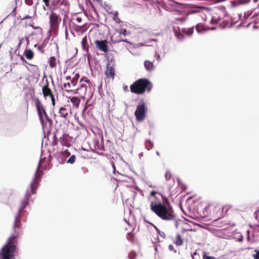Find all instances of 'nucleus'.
<instances>
[{"instance_id": "nucleus-1", "label": "nucleus", "mask_w": 259, "mask_h": 259, "mask_svg": "<svg viewBox=\"0 0 259 259\" xmlns=\"http://www.w3.org/2000/svg\"><path fill=\"white\" fill-rule=\"evenodd\" d=\"M45 162L48 163V161H46L45 159H40L35 171V176L31 182L30 186L27 188L24 199L21 203V205L15 217L13 225V229L16 233L17 232V230L19 229L21 226V213L25 207L28 205L29 199L32 194H34L36 193V190L39 186V181L43 175L42 171L40 168H43L45 170L49 169V168L47 167V164L45 165H43Z\"/></svg>"}, {"instance_id": "nucleus-2", "label": "nucleus", "mask_w": 259, "mask_h": 259, "mask_svg": "<svg viewBox=\"0 0 259 259\" xmlns=\"http://www.w3.org/2000/svg\"><path fill=\"white\" fill-rule=\"evenodd\" d=\"M157 194H159L163 199V196L160 194L154 191H151L150 195L154 198L150 202L151 211L162 220L166 221H175L176 217L172 208L169 205H166L161 203L160 199L156 195Z\"/></svg>"}, {"instance_id": "nucleus-3", "label": "nucleus", "mask_w": 259, "mask_h": 259, "mask_svg": "<svg viewBox=\"0 0 259 259\" xmlns=\"http://www.w3.org/2000/svg\"><path fill=\"white\" fill-rule=\"evenodd\" d=\"M150 82H134L131 87V91L132 93L141 94L145 92Z\"/></svg>"}, {"instance_id": "nucleus-4", "label": "nucleus", "mask_w": 259, "mask_h": 259, "mask_svg": "<svg viewBox=\"0 0 259 259\" xmlns=\"http://www.w3.org/2000/svg\"><path fill=\"white\" fill-rule=\"evenodd\" d=\"M35 105L36 106V108L38 112L39 118L42 124H44L45 123L44 116H45L47 120L50 121L51 119L49 118V116L47 113H46V111L44 109L43 105L40 103L39 99H37L35 100Z\"/></svg>"}, {"instance_id": "nucleus-5", "label": "nucleus", "mask_w": 259, "mask_h": 259, "mask_svg": "<svg viewBox=\"0 0 259 259\" xmlns=\"http://www.w3.org/2000/svg\"><path fill=\"white\" fill-rule=\"evenodd\" d=\"M16 250V246L5 245L1 250V257L4 259H12L14 256V253Z\"/></svg>"}, {"instance_id": "nucleus-6", "label": "nucleus", "mask_w": 259, "mask_h": 259, "mask_svg": "<svg viewBox=\"0 0 259 259\" xmlns=\"http://www.w3.org/2000/svg\"><path fill=\"white\" fill-rule=\"evenodd\" d=\"M50 29L53 31H56L58 30L59 24L61 21L59 14L52 11L49 16Z\"/></svg>"}, {"instance_id": "nucleus-7", "label": "nucleus", "mask_w": 259, "mask_h": 259, "mask_svg": "<svg viewBox=\"0 0 259 259\" xmlns=\"http://www.w3.org/2000/svg\"><path fill=\"white\" fill-rule=\"evenodd\" d=\"M146 105L144 103L139 104L135 112L136 119L138 121L143 120L146 116Z\"/></svg>"}, {"instance_id": "nucleus-8", "label": "nucleus", "mask_w": 259, "mask_h": 259, "mask_svg": "<svg viewBox=\"0 0 259 259\" xmlns=\"http://www.w3.org/2000/svg\"><path fill=\"white\" fill-rule=\"evenodd\" d=\"M76 85L77 82H67L63 83L62 88L66 92H73L75 93H78L77 91L79 89L76 87Z\"/></svg>"}, {"instance_id": "nucleus-9", "label": "nucleus", "mask_w": 259, "mask_h": 259, "mask_svg": "<svg viewBox=\"0 0 259 259\" xmlns=\"http://www.w3.org/2000/svg\"><path fill=\"white\" fill-rule=\"evenodd\" d=\"M242 239V235L239 232L235 231L232 232H228V239H235L238 241H241Z\"/></svg>"}, {"instance_id": "nucleus-10", "label": "nucleus", "mask_w": 259, "mask_h": 259, "mask_svg": "<svg viewBox=\"0 0 259 259\" xmlns=\"http://www.w3.org/2000/svg\"><path fill=\"white\" fill-rule=\"evenodd\" d=\"M107 41L104 40H96L95 44L97 47L103 52L106 53L108 51V46L107 45Z\"/></svg>"}, {"instance_id": "nucleus-11", "label": "nucleus", "mask_w": 259, "mask_h": 259, "mask_svg": "<svg viewBox=\"0 0 259 259\" xmlns=\"http://www.w3.org/2000/svg\"><path fill=\"white\" fill-rule=\"evenodd\" d=\"M220 209V208H219L218 207L214 206L213 205H209L205 207V211L206 212L209 211L210 212V214H209L207 213V214L205 215L213 218L216 217L217 216L215 215L214 212L215 211L219 210Z\"/></svg>"}, {"instance_id": "nucleus-12", "label": "nucleus", "mask_w": 259, "mask_h": 259, "mask_svg": "<svg viewBox=\"0 0 259 259\" xmlns=\"http://www.w3.org/2000/svg\"><path fill=\"white\" fill-rule=\"evenodd\" d=\"M42 91L45 98L47 97H51L53 96L51 89L49 87L48 82H47V84L42 87Z\"/></svg>"}, {"instance_id": "nucleus-13", "label": "nucleus", "mask_w": 259, "mask_h": 259, "mask_svg": "<svg viewBox=\"0 0 259 259\" xmlns=\"http://www.w3.org/2000/svg\"><path fill=\"white\" fill-rule=\"evenodd\" d=\"M59 59L54 56H51L48 61V63L51 68H56L57 64L59 62Z\"/></svg>"}, {"instance_id": "nucleus-14", "label": "nucleus", "mask_w": 259, "mask_h": 259, "mask_svg": "<svg viewBox=\"0 0 259 259\" xmlns=\"http://www.w3.org/2000/svg\"><path fill=\"white\" fill-rule=\"evenodd\" d=\"M63 3V0H51L50 3V9L55 10L59 8Z\"/></svg>"}, {"instance_id": "nucleus-15", "label": "nucleus", "mask_w": 259, "mask_h": 259, "mask_svg": "<svg viewBox=\"0 0 259 259\" xmlns=\"http://www.w3.org/2000/svg\"><path fill=\"white\" fill-rule=\"evenodd\" d=\"M60 142L62 145L67 147L69 146V142L68 141V136L64 134L62 137L60 138Z\"/></svg>"}, {"instance_id": "nucleus-16", "label": "nucleus", "mask_w": 259, "mask_h": 259, "mask_svg": "<svg viewBox=\"0 0 259 259\" xmlns=\"http://www.w3.org/2000/svg\"><path fill=\"white\" fill-rule=\"evenodd\" d=\"M230 7L232 8H235L240 5L245 4V0H233L230 2Z\"/></svg>"}, {"instance_id": "nucleus-17", "label": "nucleus", "mask_w": 259, "mask_h": 259, "mask_svg": "<svg viewBox=\"0 0 259 259\" xmlns=\"http://www.w3.org/2000/svg\"><path fill=\"white\" fill-rule=\"evenodd\" d=\"M17 241V236L16 235H12L8 239L6 245L16 246Z\"/></svg>"}, {"instance_id": "nucleus-18", "label": "nucleus", "mask_w": 259, "mask_h": 259, "mask_svg": "<svg viewBox=\"0 0 259 259\" xmlns=\"http://www.w3.org/2000/svg\"><path fill=\"white\" fill-rule=\"evenodd\" d=\"M106 75L109 79H113L115 75V71L113 67H108L106 71Z\"/></svg>"}, {"instance_id": "nucleus-19", "label": "nucleus", "mask_w": 259, "mask_h": 259, "mask_svg": "<svg viewBox=\"0 0 259 259\" xmlns=\"http://www.w3.org/2000/svg\"><path fill=\"white\" fill-rule=\"evenodd\" d=\"M24 55L28 60H32L34 57V53L31 50L26 49L24 52Z\"/></svg>"}, {"instance_id": "nucleus-20", "label": "nucleus", "mask_w": 259, "mask_h": 259, "mask_svg": "<svg viewBox=\"0 0 259 259\" xmlns=\"http://www.w3.org/2000/svg\"><path fill=\"white\" fill-rule=\"evenodd\" d=\"M144 66L147 71H150L154 69L153 63L148 60H146L144 62Z\"/></svg>"}, {"instance_id": "nucleus-21", "label": "nucleus", "mask_w": 259, "mask_h": 259, "mask_svg": "<svg viewBox=\"0 0 259 259\" xmlns=\"http://www.w3.org/2000/svg\"><path fill=\"white\" fill-rule=\"evenodd\" d=\"M71 102L73 104L74 107L77 108L80 102V99L76 97H69Z\"/></svg>"}, {"instance_id": "nucleus-22", "label": "nucleus", "mask_w": 259, "mask_h": 259, "mask_svg": "<svg viewBox=\"0 0 259 259\" xmlns=\"http://www.w3.org/2000/svg\"><path fill=\"white\" fill-rule=\"evenodd\" d=\"M196 29L198 33H202L209 29L208 27H206L205 25L199 23L196 25Z\"/></svg>"}, {"instance_id": "nucleus-23", "label": "nucleus", "mask_w": 259, "mask_h": 259, "mask_svg": "<svg viewBox=\"0 0 259 259\" xmlns=\"http://www.w3.org/2000/svg\"><path fill=\"white\" fill-rule=\"evenodd\" d=\"M174 243L177 246H180L183 244V240L180 234H177Z\"/></svg>"}, {"instance_id": "nucleus-24", "label": "nucleus", "mask_w": 259, "mask_h": 259, "mask_svg": "<svg viewBox=\"0 0 259 259\" xmlns=\"http://www.w3.org/2000/svg\"><path fill=\"white\" fill-rule=\"evenodd\" d=\"M59 114H60V116L61 117L64 118H67L68 115V111L67 110V109L63 107L60 108Z\"/></svg>"}, {"instance_id": "nucleus-25", "label": "nucleus", "mask_w": 259, "mask_h": 259, "mask_svg": "<svg viewBox=\"0 0 259 259\" xmlns=\"http://www.w3.org/2000/svg\"><path fill=\"white\" fill-rule=\"evenodd\" d=\"M81 45L84 50H88V41L87 36L84 37L81 41Z\"/></svg>"}, {"instance_id": "nucleus-26", "label": "nucleus", "mask_w": 259, "mask_h": 259, "mask_svg": "<svg viewBox=\"0 0 259 259\" xmlns=\"http://www.w3.org/2000/svg\"><path fill=\"white\" fill-rule=\"evenodd\" d=\"M16 9H17V4H16V2H15V3L12 5V11L10 13V15H11L12 16L15 17L16 14Z\"/></svg>"}, {"instance_id": "nucleus-27", "label": "nucleus", "mask_w": 259, "mask_h": 259, "mask_svg": "<svg viewBox=\"0 0 259 259\" xmlns=\"http://www.w3.org/2000/svg\"><path fill=\"white\" fill-rule=\"evenodd\" d=\"M145 146L147 150H149L153 147V143L149 140H147L145 142Z\"/></svg>"}, {"instance_id": "nucleus-28", "label": "nucleus", "mask_w": 259, "mask_h": 259, "mask_svg": "<svg viewBox=\"0 0 259 259\" xmlns=\"http://www.w3.org/2000/svg\"><path fill=\"white\" fill-rule=\"evenodd\" d=\"M223 17L219 15L217 18L213 17L212 19L211 20V22H214L215 23H219L220 21L222 19Z\"/></svg>"}, {"instance_id": "nucleus-29", "label": "nucleus", "mask_w": 259, "mask_h": 259, "mask_svg": "<svg viewBox=\"0 0 259 259\" xmlns=\"http://www.w3.org/2000/svg\"><path fill=\"white\" fill-rule=\"evenodd\" d=\"M76 157L74 155H72L67 160V162L72 164L75 162Z\"/></svg>"}, {"instance_id": "nucleus-30", "label": "nucleus", "mask_w": 259, "mask_h": 259, "mask_svg": "<svg viewBox=\"0 0 259 259\" xmlns=\"http://www.w3.org/2000/svg\"><path fill=\"white\" fill-rule=\"evenodd\" d=\"M112 15H113V17H112L114 21H115L116 22H118L119 21V19L118 17V12H115L114 13H113Z\"/></svg>"}, {"instance_id": "nucleus-31", "label": "nucleus", "mask_w": 259, "mask_h": 259, "mask_svg": "<svg viewBox=\"0 0 259 259\" xmlns=\"http://www.w3.org/2000/svg\"><path fill=\"white\" fill-rule=\"evenodd\" d=\"M136 255V253L135 251H131L128 254V258L130 259H135Z\"/></svg>"}, {"instance_id": "nucleus-32", "label": "nucleus", "mask_w": 259, "mask_h": 259, "mask_svg": "<svg viewBox=\"0 0 259 259\" xmlns=\"http://www.w3.org/2000/svg\"><path fill=\"white\" fill-rule=\"evenodd\" d=\"M171 174L169 170H167L165 174V179L166 180L168 181L171 179Z\"/></svg>"}, {"instance_id": "nucleus-33", "label": "nucleus", "mask_w": 259, "mask_h": 259, "mask_svg": "<svg viewBox=\"0 0 259 259\" xmlns=\"http://www.w3.org/2000/svg\"><path fill=\"white\" fill-rule=\"evenodd\" d=\"M35 48H37L38 50H39L42 54H44L45 53V51L44 50V46H39L37 45H35L34 46Z\"/></svg>"}, {"instance_id": "nucleus-34", "label": "nucleus", "mask_w": 259, "mask_h": 259, "mask_svg": "<svg viewBox=\"0 0 259 259\" xmlns=\"http://www.w3.org/2000/svg\"><path fill=\"white\" fill-rule=\"evenodd\" d=\"M253 259H259V250H255L254 253L252 254Z\"/></svg>"}, {"instance_id": "nucleus-35", "label": "nucleus", "mask_w": 259, "mask_h": 259, "mask_svg": "<svg viewBox=\"0 0 259 259\" xmlns=\"http://www.w3.org/2000/svg\"><path fill=\"white\" fill-rule=\"evenodd\" d=\"M184 32L187 34L188 35H191L193 32V27L190 28L187 30H184Z\"/></svg>"}, {"instance_id": "nucleus-36", "label": "nucleus", "mask_w": 259, "mask_h": 259, "mask_svg": "<svg viewBox=\"0 0 259 259\" xmlns=\"http://www.w3.org/2000/svg\"><path fill=\"white\" fill-rule=\"evenodd\" d=\"M47 9H50V0H42Z\"/></svg>"}, {"instance_id": "nucleus-37", "label": "nucleus", "mask_w": 259, "mask_h": 259, "mask_svg": "<svg viewBox=\"0 0 259 259\" xmlns=\"http://www.w3.org/2000/svg\"><path fill=\"white\" fill-rule=\"evenodd\" d=\"M226 25L227 23L225 21H223L220 23L219 28L222 29H224L226 27Z\"/></svg>"}, {"instance_id": "nucleus-38", "label": "nucleus", "mask_w": 259, "mask_h": 259, "mask_svg": "<svg viewBox=\"0 0 259 259\" xmlns=\"http://www.w3.org/2000/svg\"><path fill=\"white\" fill-rule=\"evenodd\" d=\"M203 259H215V258L213 256H210L206 255L205 252H204L203 254Z\"/></svg>"}, {"instance_id": "nucleus-39", "label": "nucleus", "mask_w": 259, "mask_h": 259, "mask_svg": "<svg viewBox=\"0 0 259 259\" xmlns=\"http://www.w3.org/2000/svg\"><path fill=\"white\" fill-rule=\"evenodd\" d=\"M53 138H54V140H53V141L52 142V145L53 146H56L57 144V139H58L57 137L56 136V135H54Z\"/></svg>"}, {"instance_id": "nucleus-40", "label": "nucleus", "mask_w": 259, "mask_h": 259, "mask_svg": "<svg viewBox=\"0 0 259 259\" xmlns=\"http://www.w3.org/2000/svg\"><path fill=\"white\" fill-rule=\"evenodd\" d=\"M25 3L28 6H31L33 3V0H25Z\"/></svg>"}, {"instance_id": "nucleus-41", "label": "nucleus", "mask_w": 259, "mask_h": 259, "mask_svg": "<svg viewBox=\"0 0 259 259\" xmlns=\"http://www.w3.org/2000/svg\"><path fill=\"white\" fill-rule=\"evenodd\" d=\"M168 249L170 250L174 251L175 252H176V251H177V250L176 249H175V248H174V246L172 245H171V244L169 245Z\"/></svg>"}, {"instance_id": "nucleus-42", "label": "nucleus", "mask_w": 259, "mask_h": 259, "mask_svg": "<svg viewBox=\"0 0 259 259\" xmlns=\"http://www.w3.org/2000/svg\"><path fill=\"white\" fill-rule=\"evenodd\" d=\"M29 26L30 27H32L34 29H40V30H41V28L40 27H39V26H34V25H33L32 24H30Z\"/></svg>"}, {"instance_id": "nucleus-43", "label": "nucleus", "mask_w": 259, "mask_h": 259, "mask_svg": "<svg viewBox=\"0 0 259 259\" xmlns=\"http://www.w3.org/2000/svg\"><path fill=\"white\" fill-rule=\"evenodd\" d=\"M120 33L123 34L124 36L126 35V29H121Z\"/></svg>"}, {"instance_id": "nucleus-44", "label": "nucleus", "mask_w": 259, "mask_h": 259, "mask_svg": "<svg viewBox=\"0 0 259 259\" xmlns=\"http://www.w3.org/2000/svg\"><path fill=\"white\" fill-rule=\"evenodd\" d=\"M51 98V100H52V105L53 106H55V97L54 96H52L50 97Z\"/></svg>"}, {"instance_id": "nucleus-45", "label": "nucleus", "mask_w": 259, "mask_h": 259, "mask_svg": "<svg viewBox=\"0 0 259 259\" xmlns=\"http://www.w3.org/2000/svg\"><path fill=\"white\" fill-rule=\"evenodd\" d=\"M251 0H245L246 4L249 3ZM253 2L255 4H256L259 2V0H252Z\"/></svg>"}, {"instance_id": "nucleus-46", "label": "nucleus", "mask_w": 259, "mask_h": 259, "mask_svg": "<svg viewBox=\"0 0 259 259\" xmlns=\"http://www.w3.org/2000/svg\"><path fill=\"white\" fill-rule=\"evenodd\" d=\"M221 219L218 218L217 219H215V221H217V224L218 225H220L219 227H222L223 225L220 224Z\"/></svg>"}, {"instance_id": "nucleus-47", "label": "nucleus", "mask_w": 259, "mask_h": 259, "mask_svg": "<svg viewBox=\"0 0 259 259\" xmlns=\"http://www.w3.org/2000/svg\"><path fill=\"white\" fill-rule=\"evenodd\" d=\"M121 41H125V42H128V43H130L127 40H124V39H121V40H116V41H115V42H121Z\"/></svg>"}, {"instance_id": "nucleus-48", "label": "nucleus", "mask_w": 259, "mask_h": 259, "mask_svg": "<svg viewBox=\"0 0 259 259\" xmlns=\"http://www.w3.org/2000/svg\"><path fill=\"white\" fill-rule=\"evenodd\" d=\"M136 81H149V80L146 78H139V79H137Z\"/></svg>"}, {"instance_id": "nucleus-49", "label": "nucleus", "mask_w": 259, "mask_h": 259, "mask_svg": "<svg viewBox=\"0 0 259 259\" xmlns=\"http://www.w3.org/2000/svg\"><path fill=\"white\" fill-rule=\"evenodd\" d=\"M80 88L82 89V88H84L85 89V90H86V85L85 84H82L80 85Z\"/></svg>"}, {"instance_id": "nucleus-50", "label": "nucleus", "mask_w": 259, "mask_h": 259, "mask_svg": "<svg viewBox=\"0 0 259 259\" xmlns=\"http://www.w3.org/2000/svg\"><path fill=\"white\" fill-rule=\"evenodd\" d=\"M27 18H30V17L29 15H26L25 16H24V17L22 18V20H23V19H27Z\"/></svg>"}, {"instance_id": "nucleus-51", "label": "nucleus", "mask_w": 259, "mask_h": 259, "mask_svg": "<svg viewBox=\"0 0 259 259\" xmlns=\"http://www.w3.org/2000/svg\"><path fill=\"white\" fill-rule=\"evenodd\" d=\"M77 21L79 22H80L81 21V18H79V17H77Z\"/></svg>"}, {"instance_id": "nucleus-52", "label": "nucleus", "mask_w": 259, "mask_h": 259, "mask_svg": "<svg viewBox=\"0 0 259 259\" xmlns=\"http://www.w3.org/2000/svg\"><path fill=\"white\" fill-rule=\"evenodd\" d=\"M23 38L19 40V46H20L22 43Z\"/></svg>"}, {"instance_id": "nucleus-53", "label": "nucleus", "mask_w": 259, "mask_h": 259, "mask_svg": "<svg viewBox=\"0 0 259 259\" xmlns=\"http://www.w3.org/2000/svg\"><path fill=\"white\" fill-rule=\"evenodd\" d=\"M216 29V27H211L210 28H209V29H208V30H214V29Z\"/></svg>"}, {"instance_id": "nucleus-54", "label": "nucleus", "mask_w": 259, "mask_h": 259, "mask_svg": "<svg viewBox=\"0 0 259 259\" xmlns=\"http://www.w3.org/2000/svg\"><path fill=\"white\" fill-rule=\"evenodd\" d=\"M80 81H89V80H87V79H85L84 80L83 78H81L80 80Z\"/></svg>"}, {"instance_id": "nucleus-55", "label": "nucleus", "mask_w": 259, "mask_h": 259, "mask_svg": "<svg viewBox=\"0 0 259 259\" xmlns=\"http://www.w3.org/2000/svg\"><path fill=\"white\" fill-rule=\"evenodd\" d=\"M156 59L157 60H159L160 59V56L159 55H158L156 57Z\"/></svg>"}, {"instance_id": "nucleus-56", "label": "nucleus", "mask_w": 259, "mask_h": 259, "mask_svg": "<svg viewBox=\"0 0 259 259\" xmlns=\"http://www.w3.org/2000/svg\"><path fill=\"white\" fill-rule=\"evenodd\" d=\"M220 9H221L222 11L225 10V7H220Z\"/></svg>"}, {"instance_id": "nucleus-57", "label": "nucleus", "mask_w": 259, "mask_h": 259, "mask_svg": "<svg viewBox=\"0 0 259 259\" xmlns=\"http://www.w3.org/2000/svg\"><path fill=\"white\" fill-rule=\"evenodd\" d=\"M227 15V13L225 11L224 14L223 15L224 17L226 16Z\"/></svg>"}, {"instance_id": "nucleus-58", "label": "nucleus", "mask_w": 259, "mask_h": 259, "mask_svg": "<svg viewBox=\"0 0 259 259\" xmlns=\"http://www.w3.org/2000/svg\"><path fill=\"white\" fill-rule=\"evenodd\" d=\"M153 226H154V228H155V229H156V230L159 231V230H158V229L157 228V227H156V226H154V225H153Z\"/></svg>"}, {"instance_id": "nucleus-59", "label": "nucleus", "mask_w": 259, "mask_h": 259, "mask_svg": "<svg viewBox=\"0 0 259 259\" xmlns=\"http://www.w3.org/2000/svg\"><path fill=\"white\" fill-rule=\"evenodd\" d=\"M26 40L28 42L29 41V38L28 37H26Z\"/></svg>"}, {"instance_id": "nucleus-60", "label": "nucleus", "mask_w": 259, "mask_h": 259, "mask_svg": "<svg viewBox=\"0 0 259 259\" xmlns=\"http://www.w3.org/2000/svg\"><path fill=\"white\" fill-rule=\"evenodd\" d=\"M165 201H166V202H168V199H167L166 198H165Z\"/></svg>"}, {"instance_id": "nucleus-61", "label": "nucleus", "mask_w": 259, "mask_h": 259, "mask_svg": "<svg viewBox=\"0 0 259 259\" xmlns=\"http://www.w3.org/2000/svg\"><path fill=\"white\" fill-rule=\"evenodd\" d=\"M156 154H157V155H158V156H159V155H160V154H159V152H158V151H157V152H156Z\"/></svg>"}, {"instance_id": "nucleus-62", "label": "nucleus", "mask_w": 259, "mask_h": 259, "mask_svg": "<svg viewBox=\"0 0 259 259\" xmlns=\"http://www.w3.org/2000/svg\"><path fill=\"white\" fill-rule=\"evenodd\" d=\"M21 59L23 61L24 60V58L22 56L21 57Z\"/></svg>"}, {"instance_id": "nucleus-63", "label": "nucleus", "mask_w": 259, "mask_h": 259, "mask_svg": "<svg viewBox=\"0 0 259 259\" xmlns=\"http://www.w3.org/2000/svg\"><path fill=\"white\" fill-rule=\"evenodd\" d=\"M33 94H34V90H33Z\"/></svg>"}]
</instances>
